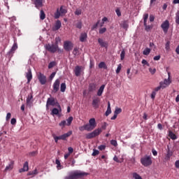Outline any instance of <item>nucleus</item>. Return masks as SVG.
<instances>
[{
    "instance_id": "obj_1",
    "label": "nucleus",
    "mask_w": 179,
    "mask_h": 179,
    "mask_svg": "<svg viewBox=\"0 0 179 179\" xmlns=\"http://www.w3.org/2000/svg\"><path fill=\"white\" fill-rule=\"evenodd\" d=\"M58 43H61V38L59 37L55 38V44H50L48 43L45 45V48L47 51L49 52H52V54H55V52H59V54H61L62 52H64V50L59 48L58 46Z\"/></svg>"
},
{
    "instance_id": "obj_2",
    "label": "nucleus",
    "mask_w": 179,
    "mask_h": 179,
    "mask_svg": "<svg viewBox=\"0 0 179 179\" xmlns=\"http://www.w3.org/2000/svg\"><path fill=\"white\" fill-rule=\"evenodd\" d=\"M107 127H108V124L106 122L102 123L101 128L96 129L91 133H88L85 135L86 139H93V138H96V136H99L100 135L101 132L105 131V129H107ZM103 129V130H102Z\"/></svg>"
},
{
    "instance_id": "obj_3",
    "label": "nucleus",
    "mask_w": 179,
    "mask_h": 179,
    "mask_svg": "<svg viewBox=\"0 0 179 179\" xmlns=\"http://www.w3.org/2000/svg\"><path fill=\"white\" fill-rule=\"evenodd\" d=\"M86 176H89V173L76 170L71 171L69 176H66L64 179H79L83 178V177H86Z\"/></svg>"
},
{
    "instance_id": "obj_4",
    "label": "nucleus",
    "mask_w": 179,
    "mask_h": 179,
    "mask_svg": "<svg viewBox=\"0 0 179 179\" xmlns=\"http://www.w3.org/2000/svg\"><path fill=\"white\" fill-rule=\"evenodd\" d=\"M50 106H52V107L55 106L58 107V108H60L61 110V105H59V103L58 102V100L54 97L48 98L46 102V110H50Z\"/></svg>"
},
{
    "instance_id": "obj_5",
    "label": "nucleus",
    "mask_w": 179,
    "mask_h": 179,
    "mask_svg": "<svg viewBox=\"0 0 179 179\" xmlns=\"http://www.w3.org/2000/svg\"><path fill=\"white\" fill-rule=\"evenodd\" d=\"M72 135V131H69L61 136H57L55 134H52V138L55 140V143H57L58 141H66V138H69Z\"/></svg>"
},
{
    "instance_id": "obj_6",
    "label": "nucleus",
    "mask_w": 179,
    "mask_h": 179,
    "mask_svg": "<svg viewBox=\"0 0 179 179\" xmlns=\"http://www.w3.org/2000/svg\"><path fill=\"white\" fill-rule=\"evenodd\" d=\"M141 163L144 166V167H149V166H152V157L150 156L145 155L141 159Z\"/></svg>"
},
{
    "instance_id": "obj_7",
    "label": "nucleus",
    "mask_w": 179,
    "mask_h": 179,
    "mask_svg": "<svg viewBox=\"0 0 179 179\" xmlns=\"http://www.w3.org/2000/svg\"><path fill=\"white\" fill-rule=\"evenodd\" d=\"M171 73L168 72V79H164V81H161L159 85H162V89H166L167 86H170L171 83Z\"/></svg>"
},
{
    "instance_id": "obj_8",
    "label": "nucleus",
    "mask_w": 179,
    "mask_h": 179,
    "mask_svg": "<svg viewBox=\"0 0 179 179\" xmlns=\"http://www.w3.org/2000/svg\"><path fill=\"white\" fill-rule=\"evenodd\" d=\"M88 130L90 131H93L96 127H97V123L96 122V119L92 117L90 119L89 122L86 124Z\"/></svg>"
},
{
    "instance_id": "obj_9",
    "label": "nucleus",
    "mask_w": 179,
    "mask_h": 179,
    "mask_svg": "<svg viewBox=\"0 0 179 179\" xmlns=\"http://www.w3.org/2000/svg\"><path fill=\"white\" fill-rule=\"evenodd\" d=\"M63 47L65 51H72L73 50V43L71 41H66L64 42Z\"/></svg>"
},
{
    "instance_id": "obj_10",
    "label": "nucleus",
    "mask_w": 179,
    "mask_h": 179,
    "mask_svg": "<svg viewBox=\"0 0 179 179\" xmlns=\"http://www.w3.org/2000/svg\"><path fill=\"white\" fill-rule=\"evenodd\" d=\"M161 27L165 34H167V32L169 31V29H170V22L169 20H165L162 24H161Z\"/></svg>"
},
{
    "instance_id": "obj_11",
    "label": "nucleus",
    "mask_w": 179,
    "mask_h": 179,
    "mask_svg": "<svg viewBox=\"0 0 179 179\" xmlns=\"http://www.w3.org/2000/svg\"><path fill=\"white\" fill-rule=\"evenodd\" d=\"M85 71V67L82 66H76L74 69L75 76L77 77L80 76V73Z\"/></svg>"
},
{
    "instance_id": "obj_12",
    "label": "nucleus",
    "mask_w": 179,
    "mask_h": 179,
    "mask_svg": "<svg viewBox=\"0 0 179 179\" xmlns=\"http://www.w3.org/2000/svg\"><path fill=\"white\" fill-rule=\"evenodd\" d=\"M16 50H17V43H14L11 48V49L10 50V51L8 52H7V57H8V58H12V57H13V54H15V51H16Z\"/></svg>"
},
{
    "instance_id": "obj_13",
    "label": "nucleus",
    "mask_w": 179,
    "mask_h": 179,
    "mask_svg": "<svg viewBox=\"0 0 179 179\" xmlns=\"http://www.w3.org/2000/svg\"><path fill=\"white\" fill-rule=\"evenodd\" d=\"M38 79L41 85H45V83H47V77L42 73H38Z\"/></svg>"
},
{
    "instance_id": "obj_14",
    "label": "nucleus",
    "mask_w": 179,
    "mask_h": 179,
    "mask_svg": "<svg viewBox=\"0 0 179 179\" xmlns=\"http://www.w3.org/2000/svg\"><path fill=\"white\" fill-rule=\"evenodd\" d=\"M26 78L27 79V84L30 83L31 82V79H33V74L31 73V69L29 67L27 69V72L26 73Z\"/></svg>"
},
{
    "instance_id": "obj_15",
    "label": "nucleus",
    "mask_w": 179,
    "mask_h": 179,
    "mask_svg": "<svg viewBox=\"0 0 179 179\" xmlns=\"http://www.w3.org/2000/svg\"><path fill=\"white\" fill-rule=\"evenodd\" d=\"M60 81L59 79H57L53 84V93H57L59 90Z\"/></svg>"
},
{
    "instance_id": "obj_16",
    "label": "nucleus",
    "mask_w": 179,
    "mask_h": 179,
    "mask_svg": "<svg viewBox=\"0 0 179 179\" xmlns=\"http://www.w3.org/2000/svg\"><path fill=\"white\" fill-rule=\"evenodd\" d=\"M100 104V98L99 97H95L92 100V106L94 108H99Z\"/></svg>"
},
{
    "instance_id": "obj_17",
    "label": "nucleus",
    "mask_w": 179,
    "mask_h": 179,
    "mask_svg": "<svg viewBox=\"0 0 179 179\" xmlns=\"http://www.w3.org/2000/svg\"><path fill=\"white\" fill-rule=\"evenodd\" d=\"M98 43L101 47L108 48V43L104 41L102 38H98Z\"/></svg>"
},
{
    "instance_id": "obj_18",
    "label": "nucleus",
    "mask_w": 179,
    "mask_h": 179,
    "mask_svg": "<svg viewBox=\"0 0 179 179\" xmlns=\"http://www.w3.org/2000/svg\"><path fill=\"white\" fill-rule=\"evenodd\" d=\"M173 156V151L170 150V147L167 145V150H166V155L165 157V160H170V157Z\"/></svg>"
},
{
    "instance_id": "obj_19",
    "label": "nucleus",
    "mask_w": 179,
    "mask_h": 179,
    "mask_svg": "<svg viewBox=\"0 0 179 179\" xmlns=\"http://www.w3.org/2000/svg\"><path fill=\"white\" fill-rule=\"evenodd\" d=\"M24 171H29V162H25L23 168L19 169V173H24Z\"/></svg>"
},
{
    "instance_id": "obj_20",
    "label": "nucleus",
    "mask_w": 179,
    "mask_h": 179,
    "mask_svg": "<svg viewBox=\"0 0 179 179\" xmlns=\"http://www.w3.org/2000/svg\"><path fill=\"white\" fill-rule=\"evenodd\" d=\"M129 23V20H123L120 24V26L122 27V29H124V30H128V27H129V24H128Z\"/></svg>"
},
{
    "instance_id": "obj_21",
    "label": "nucleus",
    "mask_w": 179,
    "mask_h": 179,
    "mask_svg": "<svg viewBox=\"0 0 179 179\" xmlns=\"http://www.w3.org/2000/svg\"><path fill=\"white\" fill-rule=\"evenodd\" d=\"M62 26V24L61 23V21L59 20H58L56 22L55 27L52 29V30L53 31L59 30V29H61Z\"/></svg>"
},
{
    "instance_id": "obj_22",
    "label": "nucleus",
    "mask_w": 179,
    "mask_h": 179,
    "mask_svg": "<svg viewBox=\"0 0 179 179\" xmlns=\"http://www.w3.org/2000/svg\"><path fill=\"white\" fill-rule=\"evenodd\" d=\"M34 5L37 9L43 6V0H35Z\"/></svg>"
},
{
    "instance_id": "obj_23",
    "label": "nucleus",
    "mask_w": 179,
    "mask_h": 179,
    "mask_svg": "<svg viewBox=\"0 0 179 179\" xmlns=\"http://www.w3.org/2000/svg\"><path fill=\"white\" fill-rule=\"evenodd\" d=\"M87 38V34L86 33H82L80 36V41L81 43H85L86 41V39Z\"/></svg>"
},
{
    "instance_id": "obj_24",
    "label": "nucleus",
    "mask_w": 179,
    "mask_h": 179,
    "mask_svg": "<svg viewBox=\"0 0 179 179\" xmlns=\"http://www.w3.org/2000/svg\"><path fill=\"white\" fill-rule=\"evenodd\" d=\"M96 85L94 83H90L88 87V91L90 92H94L96 90Z\"/></svg>"
},
{
    "instance_id": "obj_25",
    "label": "nucleus",
    "mask_w": 179,
    "mask_h": 179,
    "mask_svg": "<svg viewBox=\"0 0 179 179\" xmlns=\"http://www.w3.org/2000/svg\"><path fill=\"white\" fill-rule=\"evenodd\" d=\"M104 87H106V85H102L97 92V96H100L103 94V92H104Z\"/></svg>"
},
{
    "instance_id": "obj_26",
    "label": "nucleus",
    "mask_w": 179,
    "mask_h": 179,
    "mask_svg": "<svg viewBox=\"0 0 179 179\" xmlns=\"http://www.w3.org/2000/svg\"><path fill=\"white\" fill-rule=\"evenodd\" d=\"M110 113H111V104L110 103V101H108V108L105 113V115L106 117H108V115H110Z\"/></svg>"
},
{
    "instance_id": "obj_27",
    "label": "nucleus",
    "mask_w": 179,
    "mask_h": 179,
    "mask_svg": "<svg viewBox=\"0 0 179 179\" xmlns=\"http://www.w3.org/2000/svg\"><path fill=\"white\" fill-rule=\"evenodd\" d=\"M99 69H108L107 64L104 62H101L99 64Z\"/></svg>"
},
{
    "instance_id": "obj_28",
    "label": "nucleus",
    "mask_w": 179,
    "mask_h": 179,
    "mask_svg": "<svg viewBox=\"0 0 179 179\" xmlns=\"http://www.w3.org/2000/svg\"><path fill=\"white\" fill-rule=\"evenodd\" d=\"M64 8H65V6H61L59 8V12L62 15H65L66 13H68V10Z\"/></svg>"
},
{
    "instance_id": "obj_29",
    "label": "nucleus",
    "mask_w": 179,
    "mask_h": 179,
    "mask_svg": "<svg viewBox=\"0 0 179 179\" xmlns=\"http://www.w3.org/2000/svg\"><path fill=\"white\" fill-rule=\"evenodd\" d=\"M79 131H81V132H83V131H87V132H90L87 124H84L83 126L80 127Z\"/></svg>"
},
{
    "instance_id": "obj_30",
    "label": "nucleus",
    "mask_w": 179,
    "mask_h": 179,
    "mask_svg": "<svg viewBox=\"0 0 179 179\" xmlns=\"http://www.w3.org/2000/svg\"><path fill=\"white\" fill-rule=\"evenodd\" d=\"M66 90V84L65 83H62L60 85V91L64 93Z\"/></svg>"
},
{
    "instance_id": "obj_31",
    "label": "nucleus",
    "mask_w": 179,
    "mask_h": 179,
    "mask_svg": "<svg viewBox=\"0 0 179 179\" xmlns=\"http://www.w3.org/2000/svg\"><path fill=\"white\" fill-rule=\"evenodd\" d=\"M52 115H58L59 114V110L57 108H54L51 112Z\"/></svg>"
},
{
    "instance_id": "obj_32",
    "label": "nucleus",
    "mask_w": 179,
    "mask_h": 179,
    "mask_svg": "<svg viewBox=\"0 0 179 179\" xmlns=\"http://www.w3.org/2000/svg\"><path fill=\"white\" fill-rule=\"evenodd\" d=\"M169 138L173 139V141H176V139H177V136H176L173 131H169Z\"/></svg>"
},
{
    "instance_id": "obj_33",
    "label": "nucleus",
    "mask_w": 179,
    "mask_h": 179,
    "mask_svg": "<svg viewBox=\"0 0 179 179\" xmlns=\"http://www.w3.org/2000/svg\"><path fill=\"white\" fill-rule=\"evenodd\" d=\"M55 164H57V169L58 170H61V169H62V165H61V162H59V159H56Z\"/></svg>"
},
{
    "instance_id": "obj_34",
    "label": "nucleus",
    "mask_w": 179,
    "mask_h": 179,
    "mask_svg": "<svg viewBox=\"0 0 179 179\" xmlns=\"http://www.w3.org/2000/svg\"><path fill=\"white\" fill-rule=\"evenodd\" d=\"M13 164H14L13 162H11L8 164V166H7L6 167L5 171H8V170H12V169H13Z\"/></svg>"
},
{
    "instance_id": "obj_35",
    "label": "nucleus",
    "mask_w": 179,
    "mask_h": 179,
    "mask_svg": "<svg viewBox=\"0 0 179 179\" xmlns=\"http://www.w3.org/2000/svg\"><path fill=\"white\" fill-rule=\"evenodd\" d=\"M67 127H70V125L72 124V121H73V117L70 116L67 120Z\"/></svg>"
},
{
    "instance_id": "obj_36",
    "label": "nucleus",
    "mask_w": 179,
    "mask_h": 179,
    "mask_svg": "<svg viewBox=\"0 0 179 179\" xmlns=\"http://www.w3.org/2000/svg\"><path fill=\"white\" fill-rule=\"evenodd\" d=\"M40 19L41 20H44V19H45V13H44V10H43L40 12Z\"/></svg>"
},
{
    "instance_id": "obj_37",
    "label": "nucleus",
    "mask_w": 179,
    "mask_h": 179,
    "mask_svg": "<svg viewBox=\"0 0 179 179\" xmlns=\"http://www.w3.org/2000/svg\"><path fill=\"white\" fill-rule=\"evenodd\" d=\"M61 16V13L59 12V9L57 8V11L55 13V19H59Z\"/></svg>"
},
{
    "instance_id": "obj_38",
    "label": "nucleus",
    "mask_w": 179,
    "mask_h": 179,
    "mask_svg": "<svg viewBox=\"0 0 179 179\" xmlns=\"http://www.w3.org/2000/svg\"><path fill=\"white\" fill-rule=\"evenodd\" d=\"M143 55H149L150 54V48H146L143 51Z\"/></svg>"
},
{
    "instance_id": "obj_39",
    "label": "nucleus",
    "mask_w": 179,
    "mask_h": 179,
    "mask_svg": "<svg viewBox=\"0 0 179 179\" xmlns=\"http://www.w3.org/2000/svg\"><path fill=\"white\" fill-rule=\"evenodd\" d=\"M133 178L134 179H142V176L138 173L135 172L133 173Z\"/></svg>"
},
{
    "instance_id": "obj_40",
    "label": "nucleus",
    "mask_w": 179,
    "mask_h": 179,
    "mask_svg": "<svg viewBox=\"0 0 179 179\" xmlns=\"http://www.w3.org/2000/svg\"><path fill=\"white\" fill-rule=\"evenodd\" d=\"M36 174H38V172L37 171V169H35L32 171H29L27 173V176H36Z\"/></svg>"
},
{
    "instance_id": "obj_41",
    "label": "nucleus",
    "mask_w": 179,
    "mask_h": 179,
    "mask_svg": "<svg viewBox=\"0 0 179 179\" xmlns=\"http://www.w3.org/2000/svg\"><path fill=\"white\" fill-rule=\"evenodd\" d=\"M121 113H122V109H121V108H116L114 112L116 115H118V114H121Z\"/></svg>"
},
{
    "instance_id": "obj_42",
    "label": "nucleus",
    "mask_w": 179,
    "mask_h": 179,
    "mask_svg": "<svg viewBox=\"0 0 179 179\" xmlns=\"http://www.w3.org/2000/svg\"><path fill=\"white\" fill-rule=\"evenodd\" d=\"M57 65V63L55 62H50L48 64V69H51L52 68H54Z\"/></svg>"
},
{
    "instance_id": "obj_43",
    "label": "nucleus",
    "mask_w": 179,
    "mask_h": 179,
    "mask_svg": "<svg viewBox=\"0 0 179 179\" xmlns=\"http://www.w3.org/2000/svg\"><path fill=\"white\" fill-rule=\"evenodd\" d=\"M73 54L75 55V57H76V55H78L79 49L77 47L74 48V49L73 50Z\"/></svg>"
},
{
    "instance_id": "obj_44",
    "label": "nucleus",
    "mask_w": 179,
    "mask_h": 179,
    "mask_svg": "<svg viewBox=\"0 0 179 179\" xmlns=\"http://www.w3.org/2000/svg\"><path fill=\"white\" fill-rule=\"evenodd\" d=\"M125 58V50H122L120 54V59L122 61Z\"/></svg>"
},
{
    "instance_id": "obj_45",
    "label": "nucleus",
    "mask_w": 179,
    "mask_h": 179,
    "mask_svg": "<svg viewBox=\"0 0 179 179\" xmlns=\"http://www.w3.org/2000/svg\"><path fill=\"white\" fill-rule=\"evenodd\" d=\"M176 24H179V11H177L176 13Z\"/></svg>"
},
{
    "instance_id": "obj_46",
    "label": "nucleus",
    "mask_w": 179,
    "mask_h": 179,
    "mask_svg": "<svg viewBox=\"0 0 179 179\" xmlns=\"http://www.w3.org/2000/svg\"><path fill=\"white\" fill-rule=\"evenodd\" d=\"M106 31H107V28H106V27L101 28L99 29V34H104V33H106Z\"/></svg>"
},
{
    "instance_id": "obj_47",
    "label": "nucleus",
    "mask_w": 179,
    "mask_h": 179,
    "mask_svg": "<svg viewBox=\"0 0 179 179\" xmlns=\"http://www.w3.org/2000/svg\"><path fill=\"white\" fill-rule=\"evenodd\" d=\"M100 24V20H98L95 24H94L92 27V30H94L95 29H97V27Z\"/></svg>"
},
{
    "instance_id": "obj_48",
    "label": "nucleus",
    "mask_w": 179,
    "mask_h": 179,
    "mask_svg": "<svg viewBox=\"0 0 179 179\" xmlns=\"http://www.w3.org/2000/svg\"><path fill=\"white\" fill-rule=\"evenodd\" d=\"M55 75H57V72L56 71L52 72L49 77L50 80H52L55 77Z\"/></svg>"
},
{
    "instance_id": "obj_49",
    "label": "nucleus",
    "mask_w": 179,
    "mask_h": 179,
    "mask_svg": "<svg viewBox=\"0 0 179 179\" xmlns=\"http://www.w3.org/2000/svg\"><path fill=\"white\" fill-rule=\"evenodd\" d=\"M165 50H166V51H169V50H170V41H168L165 44Z\"/></svg>"
},
{
    "instance_id": "obj_50",
    "label": "nucleus",
    "mask_w": 179,
    "mask_h": 179,
    "mask_svg": "<svg viewBox=\"0 0 179 179\" xmlns=\"http://www.w3.org/2000/svg\"><path fill=\"white\" fill-rule=\"evenodd\" d=\"M59 127H62V128H64V127L66 125V120L62 121L60 123H59Z\"/></svg>"
},
{
    "instance_id": "obj_51",
    "label": "nucleus",
    "mask_w": 179,
    "mask_h": 179,
    "mask_svg": "<svg viewBox=\"0 0 179 179\" xmlns=\"http://www.w3.org/2000/svg\"><path fill=\"white\" fill-rule=\"evenodd\" d=\"M74 13L77 16H79L80 15H82V10L76 9Z\"/></svg>"
},
{
    "instance_id": "obj_52",
    "label": "nucleus",
    "mask_w": 179,
    "mask_h": 179,
    "mask_svg": "<svg viewBox=\"0 0 179 179\" xmlns=\"http://www.w3.org/2000/svg\"><path fill=\"white\" fill-rule=\"evenodd\" d=\"M33 99V94L29 95L27 99V104H29V103H30V101H31V99Z\"/></svg>"
},
{
    "instance_id": "obj_53",
    "label": "nucleus",
    "mask_w": 179,
    "mask_h": 179,
    "mask_svg": "<svg viewBox=\"0 0 179 179\" xmlns=\"http://www.w3.org/2000/svg\"><path fill=\"white\" fill-rule=\"evenodd\" d=\"M160 89H163V86L162 85H159V86L155 87L153 91L156 93V92H159Z\"/></svg>"
},
{
    "instance_id": "obj_54",
    "label": "nucleus",
    "mask_w": 179,
    "mask_h": 179,
    "mask_svg": "<svg viewBox=\"0 0 179 179\" xmlns=\"http://www.w3.org/2000/svg\"><path fill=\"white\" fill-rule=\"evenodd\" d=\"M100 152L98 150L94 149L92 152V156H97Z\"/></svg>"
},
{
    "instance_id": "obj_55",
    "label": "nucleus",
    "mask_w": 179,
    "mask_h": 179,
    "mask_svg": "<svg viewBox=\"0 0 179 179\" xmlns=\"http://www.w3.org/2000/svg\"><path fill=\"white\" fill-rule=\"evenodd\" d=\"M110 144L113 145V146H117L118 143H117V140H111Z\"/></svg>"
},
{
    "instance_id": "obj_56",
    "label": "nucleus",
    "mask_w": 179,
    "mask_h": 179,
    "mask_svg": "<svg viewBox=\"0 0 179 179\" xmlns=\"http://www.w3.org/2000/svg\"><path fill=\"white\" fill-rule=\"evenodd\" d=\"M77 29H82V22L78 21V23L76 24Z\"/></svg>"
},
{
    "instance_id": "obj_57",
    "label": "nucleus",
    "mask_w": 179,
    "mask_h": 179,
    "mask_svg": "<svg viewBox=\"0 0 179 179\" xmlns=\"http://www.w3.org/2000/svg\"><path fill=\"white\" fill-rule=\"evenodd\" d=\"M144 27H145V30L146 31H150V30L152 29V27L150 25L146 24V25H144Z\"/></svg>"
},
{
    "instance_id": "obj_58",
    "label": "nucleus",
    "mask_w": 179,
    "mask_h": 179,
    "mask_svg": "<svg viewBox=\"0 0 179 179\" xmlns=\"http://www.w3.org/2000/svg\"><path fill=\"white\" fill-rule=\"evenodd\" d=\"M155 97H156V91H152L151 93V99L152 100H155Z\"/></svg>"
},
{
    "instance_id": "obj_59",
    "label": "nucleus",
    "mask_w": 179,
    "mask_h": 179,
    "mask_svg": "<svg viewBox=\"0 0 179 179\" xmlns=\"http://www.w3.org/2000/svg\"><path fill=\"white\" fill-rule=\"evenodd\" d=\"M141 64H143V65H147V66H150V64H148L146 59H143L141 62Z\"/></svg>"
},
{
    "instance_id": "obj_60",
    "label": "nucleus",
    "mask_w": 179,
    "mask_h": 179,
    "mask_svg": "<svg viewBox=\"0 0 179 179\" xmlns=\"http://www.w3.org/2000/svg\"><path fill=\"white\" fill-rule=\"evenodd\" d=\"M98 149L100 150H106V145H101L98 147Z\"/></svg>"
},
{
    "instance_id": "obj_61",
    "label": "nucleus",
    "mask_w": 179,
    "mask_h": 179,
    "mask_svg": "<svg viewBox=\"0 0 179 179\" xmlns=\"http://www.w3.org/2000/svg\"><path fill=\"white\" fill-rule=\"evenodd\" d=\"M121 64H120L116 69V73H119L120 72H121Z\"/></svg>"
},
{
    "instance_id": "obj_62",
    "label": "nucleus",
    "mask_w": 179,
    "mask_h": 179,
    "mask_svg": "<svg viewBox=\"0 0 179 179\" xmlns=\"http://www.w3.org/2000/svg\"><path fill=\"white\" fill-rule=\"evenodd\" d=\"M11 125H15L16 124V118H12L10 120Z\"/></svg>"
},
{
    "instance_id": "obj_63",
    "label": "nucleus",
    "mask_w": 179,
    "mask_h": 179,
    "mask_svg": "<svg viewBox=\"0 0 179 179\" xmlns=\"http://www.w3.org/2000/svg\"><path fill=\"white\" fill-rule=\"evenodd\" d=\"M115 13L117 16H119V17L121 16V11L120 10V9H116Z\"/></svg>"
},
{
    "instance_id": "obj_64",
    "label": "nucleus",
    "mask_w": 179,
    "mask_h": 179,
    "mask_svg": "<svg viewBox=\"0 0 179 179\" xmlns=\"http://www.w3.org/2000/svg\"><path fill=\"white\" fill-rule=\"evenodd\" d=\"M175 166H176V169H179V160H177L175 162Z\"/></svg>"
}]
</instances>
